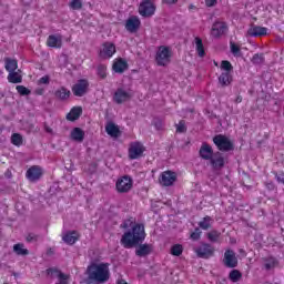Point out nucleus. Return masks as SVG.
Returning a JSON list of instances; mask_svg holds the SVG:
<instances>
[{"instance_id": "nucleus-1", "label": "nucleus", "mask_w": 284, "mask_h": 284, "mask_svg": "<svg viewBox=\"0 0 284 284\" xmlns=\"http://www.w3.org/2000/svg\"><path fill=\"white\" fill-rule=\"evenodd\" d=\"M121 227L122 230H128L123 233L120 240L122 247H124L125 250H132V247L138 246L135 248V256H140V258L152 254V244L144 243L148 236V233H145V224L135 223L132 222V220H125L121 224Z\"/></svg>"}, {"instance_id": "nucleus-2", "label": "nucleus", "mask_w": 284, "mask_h": 284, "mask_svg": "<svg viewBox=\"0 0 284 284\" xmlns=\"http://www.w3.org/2000/svg\"><path fill=\"white\" fill-rule=\"evenodd\" d=\"M89 284L92 283H108L110 281V264L108 263H93L88 266Z\"/></svg>"}, {"instance_id": "nucleus-3", "label": "nucleus", "mask_w": 284, "mask_h": 284, "mask_svg": "<svg viewBox=\"0 0 284 284\" xmlns=\"http://www.w3.org/2000/svg\"><path fill=\"white\" fill-rule=\"evenodd\" d=\"M220 70H222V73L219 77V83L222 85V88L232 85V81H234V77L232 75V72H234V67L232 65V62L229 60H223L221 62Z\"/></svg>"}, {"instance_id": "nucleus-4", "label": "nucleus", "mask_w": 284, "mask_h": 284, "mask_svg": "<svg viewBox=\"0 0 284 284\" xmlns=\"http://www.w3.org/2000/svg\"><path fill=\"white\" fill-rule=\"evenodd\" d=\"M156 64L165 68L172 61V49L170 47L161 45L155 54Z\"/></svg>"}, {"instance_id": "nucleus-5", "label": "nucleus", "mask_w": 284, "mask_h": 284, "mask_svg": "<svg viewBox=\"0 0 284 284\" xmlns=\"http://www.w3.org/2000/svg\"><path fill=\"white\" fill-rule=\"evenodd\" d=\"M213 143L220 152H232L234 150V142L230 141V138L224 134L215 135Z\"/></svg>"}, {"instance_id": "nucleus-6", "label": "nucleus", "mask_w": 284, "mask_h": 284, "mask_svg": "<svg viewBox=\"0 0 284 284\" xmlns=\"http://www.w3.org/2000/svg\"><path fill=\"white\" fill-rule=\"evenodd\" d=\"M155 12L156 6H154V2H152V0H143L139 6V14L140 17H144V19L154 17Z\"/></svg>"}, {"instance_id": "nucleus-7", "label": "nucleus", "mask_w": 284, "mask_h": 284, "mask_svg": "<svg viewBox=\"0 0 284 284\" xmlns=\"http://www.w3.org/2000/svg\"><path fill=\"white\" fill-rule=\"evenodd\" d=\"M133 181L130 175L121 176L115 182V190L119 192V194H128L130 190H132Z\"/></svg>"}, {"instance_id": "nucleus-8", "label": "nucleus", "mask_w": 284, "mask_h": 284, "mask_svg": "<svg viewBox=\"0 0 284 284\" xmlns=\"http://www.w3.org/2000/svg\"><path fill=\"white\" fill-rule=\"evenodd\" d=\"M159 183L163 187H171V185L176 183V172L170 170L162 172L159 178Z\"/></svg>"}, {"instance_id": "nucleus-9", "label": "nucleus", "mask_w": 284, "mask_h": 284, "mask_svg": "<svg viewBox=\"0 0 284 284\" xmlns=\"http://www.w3.org/2000/svg\"><path fill=\"white\" fill-rule=\"evenodd\" d=\"M88 90H90V82L87 79H80L72 87V92L74 97H85L88 94Z\"/></svg>"}, {"instance_id": "nucleus-10", "label": "nucleus", "mask_w": 284, "mask_h": 284, "mask_svg": "<svg viewBox=\"0 0 284 284\" xmlns=\"http://www.w3.org/2000/svg\"><path fill=\"white\" fill-rule=\"evenodd\" d=\"M41 176H43V168L40 165H32L26 172V179L30 181V183H37Z\"/></svg>"}, {"instance_id": "nucleus-11", "label": "nucleus", "mask_w": 284, "mask_h": 284, "mask_svg": "<svg viewBox=\"0 0 284 284\" xmlns=\"http://www.w3.org/2000/svg\"><path fill=\"white\" fill-rule=\"evenodd\" d=\"M116 54V45L112 42H104L99 50L100 59H112Z\"/></svg>"}, {"instance_id": "nucleus-12", "label": "nucleus", "mask_w": 284, "mask_h": 284, "mask_svg": "<svg viewBox=\"0 0 284 284\" xmlns=\"http://www.w3.org/2000/svg\"><path fill=\"white\" fill-rule=\"evenodd\" d=\"M223 264L225 267L234 270V267H239V257H236V253L230 248L224 252Z\"/></svg>"}, {"instance_id": "nucleus-13", "label": "nucleus", "mask_w": 284, "mask_h": 284, "mask_svg": "<svg viewBox=\"0 0 284 284\" xmlns=\"http://www.w3.org/2000/svg\"><path fill=\"white\" fill-rule=\"evenodd\" d=\"M124 28L130 34H134L141 30V19L136 16H131L126 19Z\"/></svg>"}, {"instance_id": "nucleus-14", "label": "nucleus", "mask_w": 284, "mask_h": 284, "mask_svg": "<svg viewBox=\"0 0 284 284\" xmlns=\"http://www.w3.org/2000/svg\"><path fill=\"white\" fill-rule=\"evenodd\" d=\"M195 254L199 258H212L214 256V247H212V244L202 243L201 246L195 248Z\"/></svg>"}, {"instance_id": "nucleus-15", "label": "nucleus", "mask_w": 284, "mask_h": 284, "mask_svg": "<svg viewBox=\"0 0 284 284\" xmlns=\"http://www.w3.org/2000/svg\"><path fill=\"white\" fill-rule=\"evenodd\" d=\"M145 152V149L143 148V144L141 142H133L130 144L129 148V159L131 161H134L139 159V156H142Z\"/></svg>"}, {"instance_id": "nucleus-16", "label": "nucleus", "mask_w": 284, "mask_h": 284, "mask_svg": "<svg viewBox=\"0 0 284 284\" xmlns=\"http://www.w3.org/2000/svg\"><path fill=\"white\" fill-rule=\"evenodd\" d=\"M227 32V23L216 21L213 23L212 29H211V36L214 37V39H221L223 34Z\"/></svg>"}, {"instance_id": "nucleus-17", "label": "nucleus", "mask_w": 284, "mask_h": 284, "mask_svg": "<svg viewBox=\"0 0 284 284\" xmlns=\"http://www.w3.org/2000/svg\"><path fill=\"white\" fill-rule=\"evenodd\" d=\"M247 37L258 38V37H267V28L251 24V27L247 30Z\"/></svg>"}, {"instance_id": "nucleus-18", "label": "nucleus", "mask_w": 284, "mask_h": 284, "mask_svg": "<svg viewBox=\"0 0 284 284\" xmlns=\"http://www.w3.org/2000/svg\"><path fill=\"white\" fill-rule=\"evenodd\" d=\"M199 155L204 160V161H210L214 156V149L207 142H203Z\"/></svg>"}, {"instance_id": "nucleus-19", "label": "nucleus", "mask_w": 284, "mask_h": 284, "mask_svg": "<svg viewBox=\"0 0 284 284\" xmlns=\"http://www.w3.org/2000/svg\"><path fill=\"white\" fill-rule=\"evenodd\" d=\"M132 95L123 89H118L113 94V101L118 105H121V103H125V101H130Z\"/></svg>"}, {"instance_id": "nucleus-20", "label": "nucleus", "mask_w": 284, "mask_h": 284, "mask_svg": "<svg viewBox=\"0 0 284 284\" xmlns=\"http://www.w3.org/2000/svg\"><path fill=\"white\" fill-rule=\"evenodd\" d=\"M48 48L61 49L63 45V37L61 34H51L47 39Z\"/></svg>"}, {"instance_id": "nucleus-21", "label": "nucleus", "mask_w": 284, "mask_h": 284, "mask_svg": "<svg viewBox=\"0 0 284 284\" xmlns=\"http://www.w3.org/2000/svg\"><path fill=\"white\" fill-rule=\"evenodd\" d=\"M128 68H129L128 61H125L122 58L115 59L113 61L112 70L116 74H123V72H125V70H128Z\"/></svg>"}, {"instance_id": "nucleus-22", "label": "nucleus", "mask_w": 284, "mask_h": 284, "mask_svg": "<svg viewBox=\"0 0 284 284\" xmlns=\"http://www.w3.org/2000/svg\"><path fill=\"white\" fill-rule=\"evenodd\" d=\"M210 163L213 170H221L225 165V159L221 154V152H216L214 156L210 160Z\"/></svg>"}, {"instance_id": "nucleus-23", "label": "nucleus", "mask_w": 284, "mask_h": 284, "mask_svg": "<svg viewBox=\"0 0 284 284\" xmlns=\"http://www.w3.org/2000/svg\"><path fill=\"white\" fill-rule=\"evenodd\" d=\"M81 235H79V232L77 231H69L63 234L62 241L67 243V245H74L77 241H79Z\"/></svg>"}, {"instance_id": "nucleus-24", "label": "nucleus", "mask_w": 284, "mask_h": 284, "mask_svg": "<svg viewBox=\"0 0 284 284\" xmlns=\"http://www.w3.org/2000/svg\"><path fill=\"white\" fill-rule=\"evenodd\" d=\"M81 114H83V108L73 106L70 112L67 114V121H79L81 119Z\"/></svg>"}, {"instance_id": "nucleus-25", "label": "nucleus", "mask_w": 284, "mask_h": 284, "mask_svg": "<svg viewBox=\"0 0 284 284\" xmlns=\"http://www.w3.org/2000/svg\"><path fill=\"white\" fill-rule=\"evenodd\" d=\"M105 132L106 134H109V136H112L113 139H119V136H121V130L113 122H109L105 125Z\"/></svg>"}, {"instance_id": "nucleus-26", "label": "nucleus", "mask_w": 284, "mask_h": 284, "mask_svg": "<svg viewBox=\"0 0 284 284\" xmlns=\"http://www.w3.org/2000/svg\"><path fill=\"white\" fill-rule=\"evenodd\" d=\"M47 274L48 276H52V274H58L59 283L57 284H68V280L70 278V275H67L57 268H48Z\"/></svg>"}, {"instance_id": "nucleus-27", "label": "nucleus", "mask_w": 284, "mask_h": 284, "mask_svg": "<svg viewBox=\"0 0 284 284\" xmlns=\"http://www.w3.org/2000/svg\"><path fill=\"white\" fill-rule=\"evenodd\" d=\"M19 68V62L16 59L12 58H6L4 59V69L7 72H14Z\"/></svg>"}, {"instance_id": "nucleus-28", "label": "nucleus", "mask_w": 284, "mask_h": 284, "mask_svg": "<svg viewBox=\"0 0 284 284\" xmlns=\"http://www.w3.org/2000/svg\"><path fill=\"white\" fill-rule=\"evenodd\" d=\"M54 97L60 101H68V99H70V90H68L65 87H61L60 89L55 90Z\"/></svg>"}, {"instance_id": "nucleus-29", "label": "nucleus", "mask_w": 284, "mask_h": 284, "mask_svg": "<svg viewBox=\"0 0 284 284\" xmlns=\"http://www.w3.org/2000/svg\"><path fill=\"white\" fill-rule=\"evenodd\" d=\"M72 141H77L78 143H82L83 139H85V132L82 131L81 128H74L71 131Z\"/></svg>"}, {"instance_id": "nucleus-30", "label": "nucleus", "mask_w": 284, "mask_h": 284, "mask_svg": "<svg viewBox=\"0 0 284 284\" xmlns=\"http://www.w3.org/2000/svg\"><path fill=\"white\" fill-rule=\"evenodd\" d=\"M214 224V219L212 216L206 215L199 222L200 230H211L212 225Z\"/></svg>"}, {"instance_id": "nucleus-31", "label": "nucleus", "mask_w": 284, "mask_h": 284, "mask_svg": "<svg viewBox=\"0 0 284 284\" xmlns=\"http://www.w3.org/2000/svg\"><path fill=\"white\" fill-rule=\"evenodd\" d=\"M21 70L9 72L7 79L9 83H21L23 81V75H21Z\"/></svg>"}, {"instance_id": "nucleus-32", "label": "nucleus", "mask_w": 284, "mask_h": 284, "mask_svg": "<svg viewBox=\"0 0 284 284\" xmlns=\"http://www.w3.org/2000/svg\"><path fill=\"white\" fill-rule=\"evenodd\" d=\"M207 241L210 243H221V232L217 230H212L206 234Z\"/></svg>"}, {"instance_id": "nucleus-33", "label": "nucleus", "mask_w": 284, "mask_h": 284, "mask_svg": "<svg viewBox=\"0 0 284 284\" xmlns=\"http://www.w3.org/2000/svg\"><path fill=\"white\" fill-rule=\"evenodd\" d=\"M195 47H196L197 57L203 59V57H205V47L203 45V40L199 37L195 38Z\"/></svg>"}, {"instance_id": "nucleus-34", "label": "nucleus", "mask_w": 284, "mask_h": 284, "mask_svg": "<svg viewBox=\"0 0 284 284\" xmlns=\"http://www.w3.org/2000/svg\"><path fill=\"white\" fill-rule=\"evenodd\" d=\"M276 265H278V260H276V257L274 256H270V257H265L264 258V267L265 270H274V267H276Z\"/></svg>"}, {"instance_id": "nucleus-35", "label": "nucleus", "mask_w": 284, "mask_h": 284, "mask_svg": "<svg viewBox=\"0 0 284 284\" xmlns=\"http://www.w3.org/2000/svg\"><path fill=\"white\" fill-rule=\"evenodd\" d=\"M229 278L232 283H239L241 278H243V273L239 270H232L229 274Z\"/></svg>"}, {"instance_id": "nucleus-36", "label": "nucleus", "mask_w": 284, "mask_h": 284, "mask_svg": "<svg viewBox=\"0 0 284 284\" xmlns=\"http://www.w3.org/2000/svg\"><path fill=\"white\" fill-rule=\"evenodd\" d=\"M13 252H16L18 256H28V254H30V251H28V248H23V244L21 243L13 246Z\"/></svg>"}, {"instance_id": "nucleus-37", "label": "nucleus", "mask_w": 284, "mask_h": 284, "mask_svg": "<svg viewBox=\"0 0 284 284\" xmlns=\"http://www.w3.org/2000/svg\"><path fill=\"white\" fill-rule=\"evenodd\" d=\"M11 143L17 148H21V145H23V136L19 133H13L11 135Z\"/></svg>"}, {"instance_id": "nucleus-38", "label": "nucleus", "mask_w": 284, "mask_h": 284, "mask_svg": "<svg viewBox=\"0 0 284 284\" xmlns=\"http://www.w3.org/2000/svg\"><path fill=\"white\" fill-rule=\"evenodd\" d=\"M171 256H181L183 254V244H174L170 250Z\"/></svg>"}, {"instance_id": "nucleus-39", "label": "nucleus", "mask_w": 284, "mask_h": 284, "mask_svg": "<svg viewBox=\"0 0 284 284\" xmlns=\"http://www.w3.org/2000/svg\"><path fill=\"white\" fill-rule=\"evenodd\" d=\"M97 72H98V77H100V79L108 78V67L105 64H99Z\"/></svg>"}, {"instance_id": "nucleus-40", "label": "nucleus", "mask_w": 284, "mask_h": 284, "mask_svg": "<svg viewBox=\"0 0 284 284\" xmlns=\"http://www.w3.org/2000/svg\"><path fill=\"white\" fill-rule=\"evenodd\" d=\"M265 61V55L263 53H255L252 58V63L254 65H261Z\"/></svg>"}, {"instance_id": "nucleus-41", "label": "nucleus", "mask_w": 284, "mask_h": 284, "mask_svg": "<svg viewBox=\"0 0 284 284\" xmlns=\"http://www.w3.org/2000/svg\"><path fill=\"white\" fill-rule=\"evenodd\" d=\"M230 48H231V52L233 54V57H241V45L234 43V42H230Z\"/></svg>"}, {"instance_id": "nucleus-42", "label": "nucleus", "mask_w": 284, "mask_h": 284, "mask_svg": "<svg viewBox=\"0 0 284 284\" xmlns=\"http://www.w3.org/2000/svg\"><path fill=\"white\" fill-rule=\"evenodd\" d=\"M16 90L20 97H28L31 94L30 89L26 88L24 85H17Z\"/></svg>"}, {"instance_id": "nucleus-43", "label": "nucleus", "mask_w": 284, "mask_h": 284, "mask_svg": "<svg viewBox=\"0 0 284 284\" xmlns=\"http://www.w3.org/2000/svg\"><path fill=\"white\" fill-rule=\"evenodd\" d=\"M69 8H71V10H81V8H83V2L81 0H72Z\"/></svg>"}, {"instance_id": "nucleus-44", "label": "nucleus", "mask_w": 284, "mask_h": 284, "mask_svg": "<svg viewBox=\"0 0 284 284\" xmlns=\"http://www.w3.org/2000/svg\"><path fill=\"white\" fill-rule=\"evenodd\" d=\"M201 234H203V232H201L200 227H196L194 232L191 233L190 239L192 241H199L201 239Z\"/></svg>"}, {"instance_id": "nucleus-45", "label": "nucleus", "mask_w": 284, "mask_h": 284, "mask_svg": "<svg viewBox=\"0 0 284 284\" xmlns=\"http://www.w3.org/2000/svg\"><path fill=\"white\" fill-rule=\"evenodd\" d=\"M176 132H179L180 134H183V132H187L184 120H181L179 124H176Z\"/></svg>"}, {"instance_id": "nucleus-46", "label": "nucleus", "mask_w": 284, "mask_h": 284, "mask_svg": "<svg viewBox=\"0 0 284 284\" xmlns=\"http://www.w3.org/2000/svg\"><path fill=\"white\" fill-rule=\"evenodd\" d=\"M27 243H37L39 241V235L34 233H29L26 237Z\"/></svg>"}, {"instance_id": "nucleus-47", "label": "nucleus", "mask_w": 284, "mask_h": 284, "mask_svg": "<svg viewBox=\"0 0 284 284\" xmlns=\"http://www.w3.org/2000/svg\"><path fill=\"white\" fill-rule=\"evenodd\" d=\"M38 85H50V75H44L38 80Z\"/></svg>"}, {"instance_id": "nucleus-48", "label": "nucleus", "mask_w": 284, "mask_h": 284, "mask_svg": "<svg viewBox=\"0 0 284 284\" xmlns=\"http://www.w3.org/2000/svg\"><path fill=\"white\" fill-rule=\"evenodd\" d=\"M34 94H37L38 97H43V94H45V89L43 88H37L34 90Z\"/></svg>"}, {"instance_id": "nucleus-49", "label": "nucleus", "mask_w": 284, "mask_h": 284, "mask_svg": "<svg viewBox=\"0 0 284 284\" xmlns=\"http://www.w3.org/2000/svg\"><path fill=\"white\" fill-rule=\"evenodd\" d=\"M179 0H162V3H166V6H174V3H178Z\"/></svg>"}, {"instance_id": "nucleus-50", "label": "nucleus", "mask_w": 284, "mask_h": 284, "mask_svg": "<svg viewBox=\"0 0 284 284\" xmlns=\"http://www.w3.org/2000/svg\"><path fill=\"white\" fill-rule=\"evenodd\" d=\"M205 3L207 6V8H212V7L216 6V0H206Z\"/></svg>"}, {"instance_id": "nucleus-51", "label": "nucleus", "mask_w": 284, "mask_h": 284, "mask_svg": "<svg viewBox=\"0 0 284 284\" xmlns=\"http://www.w3.org/2000/svg\"><path fill=\"white\" fill-rule=\"evenodd\" d=\"M44 131H45L48 134H52V132H53L52 128H50L47 123H44Z\"/></svg>"}, {"instance_id": "nucleus-52", "label": "nucleus", "mask_w": 284, "mask_h": 284, "mask_svg": "<svg viewBox=\"0 0 284 284\" xmlns=\"http://www.w3.org/2000/svg\"><path fill=\"white\" fill-rule=\"evenodd\" d=\"M243 102V97L237 95L235 99V103H242Z\"/></svg>"}, {"instance_id": "nucleus-53", "label": "nucleus", "mask_w": 284, "mask_h": 284, "mask_svg": "<svg viewBox=\"0 0 284 284\" xmlns=\"http://www.w3.org/2000/svg\"><path fill=\"white\" fill-rule=\"evenodd\" d=\"M116 284H128V282L125 280H118Z\"/></svg>"}, {"instance_id": "nucleus-54", "label": "nucleus", "mask_w": 284, "mask_h": 284, "mask_svg": "<svg viewBox=\"0 0 284 284\" xmlns=\"http://www.w3.org/2000/svg\"><path fill=\"white\" fill-rule=\"evenodd\" d=\"M155 128H158V130H161V122H155Z\"/></svg>"}, {"instance_id": "nucleus-55", "label": "nucleus", "mask_w": 284, "mask_h": 284, "mask_svg": "<svg viewBox=\"0 0 284 284\" xmlns=\"http://www.w3.org/2000/svg\"><path fill=\"white\" fill-rule=\"evenodd\" d=\"M267 187H274L273 183L267 184Z\"/></svg>"}, {"instance_id": "nucleus-56", "label": "nucleus", "mask_w": 284, "mask_h": 284, "mask_svg": "<svg viewBox=\"0 0 284 284\" xmlns=\"http://www.w3.org/2000/svg\"><path fill=\"white\" fill-rule=\"evenodd\" d=\"M189 9H190V10L194 9V6H193V4H191V6L189 7Z\"/></svg>"}, {"instance_id": "nucleus-57", "label": "nucleus", "mask_w": 284, "mask_h": 284, "mask_svg": "<svg viewBox=\"0 0 284 284\" xmlns=\"http://www.w3.org/2000/svg\"><path fill=\"white\" fill-rule=\"evenodd\" d=\"M214 65H219V62L214 61Z\"/></svg>"}]
</instances>
